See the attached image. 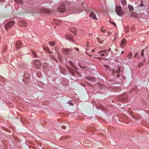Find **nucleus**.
<instances>
[{"instance_id": "obj_28", "label": "nucleus", "mask_w": 149, "mask_h": 149, "mask_svg": "<svg viewBox=\"0 0 149 149\" xmlns=\"http://www.w3.org/2000/svg\"><path fill=\"white\" fill-rule=\"evenodd\" d=\"M147 47H146L144 49H143V50H142L141 52V55L143 57H144V51L145 50V49H146Z\"/></svg>"}, {"instance_id": "obj_44", "label": "nucleus", "mask_w": 149, "mask_h": 149, "mask_svg": "<svg viewBox=\"0 0 149 149\" xmlns=\"http://www.w3.org/2000/svg\"><path fill=\"white\" fill-rule=\"evenodd\" d=\"M111 49L110 48H109L108 49V52H110L111 51Z\"/></svg>"}, {"instance_id": "obj_30", "label": "nucleus", "mask_w": 149, "mask_h": 149, "mask_svg": "<svg viewBox=\"0 0 149 149\" xmlns=\"http://www.w3.org/2000/svg\"><path fill=\"white\" fill-rule=\"evenodd\" d=\"M98 42L100 44H102L104 40H101L99 38H98Z\"/></svg>"}, {"instance_id": "obj_13", "label": "nucleus", "mask_w": 149, "mask_h": 149, "mask_svg": "<svg viewBox=\"0 0 149 149\" xmlns=\"http://www.w3.org/2000/svg\"><path fill=\"white\" fill-rule=\"evenodd\" d=\"M141 3L138 5V7L139 8L141 7V8L140 9V10H143L145 9L146 6L143 3L142 1H141L140 2Z\"/></svg>"}, {"instance_id": "obj_21", "label": "nucleus", "mask_w": 149, "mask_h": 149, "mask_svg": "<svg viewBox=\"0 0 149 149\" xmlns=\"http://www.w3.org/2000/svg\"><path fill=\"white\" fill-rule=\"evenodd\" d=\"M33 63L35 65H38V64H40V61L38 60H35L34 61Z\"/></svg>"}, {"instance_id": "obj_33", "label": "nucleus", "mask_w": 149, "mask_h": 149, "mask_svg": "<svg viewBox=\"0 0 149 149\" xmlns=\"http://www.w3.org/2000/svg\"><path fill=\"white\" fill-rule=\"evenodd\" d=\"M143 63H139V64L138 67L140 68L143 66Z\"/></svg>"}, {"instance_id": "obj_24", "label": "nucleus", "mask_w": 149, "mask_h": 149, "mask_svg": "<svg viewBox=\"0 0 149 149\" xmlns=\"http://www.w3.org/2000/svg\"><path fill=\"white\" fill-rule=\"evenodd\" d=\"M124 29L125 30V31L126 32H128L129 31V27L128 26H126L124 28Z\"/></svg>"}, {"instance_id": "obj_26", "label": "nucleus", "mask_w": 149, "mask_h": 149, "mask_svg": "<svg viewBox=\"0 0 149 149\" xmlns=\"http://www.w3.org/2000/svg\"><path fill=\"white\" fill-rule=\"evenodd\" d=\"M32 56L33 57H34L35 58L37 57L38 56L36 54V52L34 51H32Z\"/></svg>"}, {"instance_id": "obj_16", "label": "nucleus", "mask_w": 149, "mask_h": 149, "mask_svg": "<svg viewBox=\"0 0 149 149\" xmlns=\"http://www.w3.org/2000/svg\"><path fill=\"white\" fill-rule=\"evenodd\" d=\"M44 50L47 52L52 54V52L50 50L49 48L47 47H43Z\"/></svg>"}, {"instance_id": "obj_4", "label": "nucleus", "mask_w": 149, "mask_h": 149, "mask_svg": "<svg viewBox=\"0 0 149 149\" xmlns=\"http://www.w3.org/2000/svg\"><path fill=\"white\" fill-rule=\"evenodd\" d=\"M116 11L117 14L119 16H121L123 15L122 8L120 6H116Z\"/></svg>"}, {"instance_id": "obj_19", "label": "nucleus", "mask_w": 149, "mask_h": 149, "mask_svg": "<svg viewBox=\"0 0 149 149\" xmlns=\"http://www.w3.org/2000/svg\"><path fill=\"white\" fill-rule=\"evenodd\" d=\"M70 31L72 32V33H74V34L76 36L75 34L77 32V29L76 28H74L73 29H70Z\"/></svg>"}, {"instance_id": "obj_25", "label": "nucleus", "mask_w": 149, "mask_h": 149, "mask_svg": "<svg viewBox=\"0 0 149 149\" xmlns=\"http://www.w3.org/2000/svg\"><path fill=\"white\" fill-rule=\"evenodd\" d=\"M128 8L131 11H133L134 10V8L133 6L131 5L128 6Z\"/></svg>"}, {"instance_id": "obj_31", "label": "nucleus", "mask_w": 149, "mask_h": 149, "mask_svg": "<svg viewBox=\"0 0 149 149\" xmlns=\"http://www.w3.org/2000/svg\"><path fill=\"white\" fill-rule=\"evenodd\" d=\"M140 18H143V17H144V16L145 15V14L144 13H141L140 14Z\"/></svg>"}, {"instance_id": "obj_5", "label": "nucleus", "mask_w": 149, "mask_h": 149, "mask_svg": "<svg viewBox=\"0 0 149 149\" xmlns=\"http://www.w3.org/2000/svg\"><path fill=\"white\" fill-rule=\"evenodd\" d=\"M127 43V40L125 38H123L120 44V47L122 48H124L126 45Z\"/></svg>"}, {"instance_id": "obj_51", "label": "nucleus", "mask_w": 149, "mask_h": 149, "mask_svg": "<svg viewBox=\"0 0 149 149\" xmlns=\"http://www.w3.org/2000/svg\"><path fill=\"white\" fill-rule=\"evenodd\" d=\"M61 73H62L63 74H65V73H64L62 72H61Z\"/></svg>"}, {"instance_id": "obj_56", "label": "nucleus", "mask_w": 149, "mask_h": 149, "mask_svg": "<svg viewBox=\"0 0 149 149\" xmlns=\"http://www.w3.org/2000/svg\"><path fill=\"white\" fill-rule=\"evenodd\" d=\"M64 127H65V126H64ZM63 126H62V127L63 128Z\"/></svg>"}, {"instance_id": "obj_41", "label": "nucleus", "mask_w": 149, "mask_h": 149, "mask_svg": "<svg viewBox=\"0 0 149 149\" xmlns=\"http://www.w3.org/2000/svg\"><path fill=\"white\" fill-rule=\"evenodd\" d=\"M15 1L17 3H20V0H15Z\"/></svg>"}, {"instance_id": "obj_54", "label": "nucleus", "mask_w": 149, "mask_h": 149, "mask_svg": "<svg viewBox=\"0 0 149 149\" xmlns=\"http://www.w3.org/2000/svg\"><path fill=\"white\" fill-rule=\"evenodd\" d=\"M114 22H111V23L113 24L114 25Z\"/></svg>"}, {"instance_id": "obj_47", "label": "nucleus", "mask_w": 149, "mask_h": 149, "mask_svg": "<svg viewBox=\"0 0 149 149\" xmlns=\"http://www.w3.org/2000/svg\"><path fill=\"white\" fill-rule=\"evenodd\" d=\"M3 1H4V0H0V2H2Z\"/></svg>"}, {"instance_id": "obj_52", "label": "nucleus", "mask_w": 149, "mask_h": 149, "mask_svg": "<svg viewBox=\"0 0 149 149\" xmlns=\"http://www.w3.org/2000/svg\"><path fill=\"white\" fill-rule=\"evenodd\" d=\"M124 52L123 51H122V52L121 53V54H123Z\"/></svg>"}, {"instance_id": "obj_43", "label": "nucleus", "mask_w": 149, "mask_h": 149, "mask_svg": "<svg viewBox=\"0 0 149 149\" xmlns=\"http://www.w3.org/2000/svg\"><path fill=\"white\" fill-rule=\"evenodd\" d=\"M32 0H30V2L29 1V3H30V4H31V3H32Z\"/></svg>"}, {"instance_id": "obj_20", "label": "nucleus", "mask_w": 149, "mask_h": 149, "mask_svg": "<svg viewBox=\"0 0 149 149\" xmlns=\"http://www.w3.org/2000/svg\"><path fill=\"white\" fill-rule=\"evenodd\" d=\"M86 79H87L91 80L92 81H94L95 80V79L92 77H86Z\"/></svg>"}, {"instance_id": "obj_48", "label": "nucleus", "mask_w": 149, "mask_h": 149, "mask_svg": "<svg viewBox=\"0 0 149 149\" xmlns=\"http://www.w3.org/2000/svg\"><path fill=\"white\" fill-rule=\"evenodd\" d=\"M114 25L115 27H116V25L115 23H114Z\"/></svg>"}, {"instance_id": "obj_29", "label": "nucleus", "mask_w": 149, "mask_h": 149, "mask_svg": "<svg viewBox=\"0 0 149 149\" xmlns=\"http://www.w3.org/2000/svg\"><path fill=\"white\" fill-rule=\"evenodd\" d=\"M104 88V86L103 85L100 84L99 88L100 89H103Z\"/></svg>"}, {"instance_id": "obj_11", "label": "nucleus", "mask_w": 149, "mask_h": 149, "mask_svg": "<svg viewBox=\"0 0 149 149\" xmlns=\"http://www.w3.org/2000/svg\"><path fill=\"white\" fill-rule=\"evenodd\" d=\"M130 17L132 18H136L138 19L140 18V16L138 13L135 12H132L131 14L130 15Z\"/></svg>"}, {"instance_id": "obj_12", "label": "nucleus", "mask_w": 149, "mask_h": 149, "mask_svg": "<svg viewBox=\"0 0 149 149\" xmlns=\"http://www.w3.org/2000/svg\"><path fill=\"white\" fill-rule=\"evenodd\" d=\"M22 46V44L21 41H17L15 42V47L17 49H19Z\"/></svg>"}, {"instance_id": "obj_1", "label": "nucleus", "mask_w": 149, "mask_h": 149, "mask_svg": "<svg viewBox=\"0 0 149 149\" xmlns=\"http://www.w3.org/2000/svg\"><path fill=\"white\" fill-rule=\"evenodd\" d=\"M27 2L28 1V3L29 4V6H31V8H33L35 10L32 11H28L29 14H32L31 15H33V14L34 12L36 13H45L48 14H50V10L47 9L44 7H42L39 5H38L37 3H35L34 2V0H32V3L30 4L29 1L30 2V0H27Z\"/></svg>"}, {"instance_id": "obj_36", "label": "nucleus", "mask_w": 149, "mask_h": 149, "mask_svg": "<svg viewBox=\"0 0 149 149\" xmlns=\"http://www.w3.org/2000/svg\"><path fill=\"white\" fill-rule=\"evenodd\" d=\"M101 31L102 32L105 33L106 31V30L104 29L103 28H102L101 29Z\"/></svg>"}, {"instance_id": "obj_22", "label": "nucleus", "mask_w": 149, "mask_h": 149, "mask_svg": "<svg viewBox=\"0 0 149 149\" xmlns=\"http://www.w3.org/2000/svg\"><path fill=\"white\" fill-rule=\"evenodd\" d=\"M49 44L51 46H53L55 45L56 42L54 41L49 42Z\"/></svg>"}, {"instance_id": "obj_27", "label": "nucleus", "mask_w": 149, "mask_h": 149, "mask_svg": "<svg viewBox=\"0 0 149 149\" xmlns=\"http://www.w3.org/2000/svg\"><path fill=\"white\" fill-rule=\"evenodd\" d=\"M132 56V54L131 53H130L127 55V57L130 59H131Z\"/></svg>"}, {"instance_id": "obj_18", "label": "nucleus", "mask_w": 149, "mask_h": 149, "mask_svg": "<svg viewBox=\"0 0 149 149\" xmlns=\"http://www.w3.org/2000/svg\"><path fill=\"white\" fill-rule=\"evenodd\" d=\"M69 63L70 64V65L73 68H74V69H75L76 70H77V68H76V66H75V65H74V64L73 63L70 61H69Z\"/></svg>"}, {"instance_id": "obj_10", "label": "nucleus", "mask_w": 149, "mask_h": 149, "mask_svg": "<svg viewBox=\"0 0 149 149\" xmlns=\"http://www.w3.org/2000/svg\"><path fill=\"white\" fill-rule=\"evenodd\" d=\"M73 36L72 35H66L65 38L66 39L72 42H74V40L73 39Z\"/></svg>"}, {"instance_id": "obj_37", "label": "nucleus", "mask_w": 149, "mask_h": 149, "mask_svg": "<svg viewBox=\"0 0 149 149\" xmlns=\"http://www.w3.org/2000/svg\"><path fill=\"white\" fill-rule=\"evenodd\" d=\"M138 55V53L137 52H136L134 54V57H136Z\"/></svg>"}, {"instance_id": "obj_32", "label": "nucleus", "mask_w": 149, "mask_h": 149, "mask_svg": "<svg viewBox=\"0 0 149 149\" xmlns=\"http://www.w3.org/2000/svg\"><path fill=\"white\" fill-rule=\"evenodd\" d=\"M40 64H38V65H35V66L36 67V68L37 69H40Z\"/></svg>"}, {"instance_id": "obj_3", "label": "nucleus", "mask_w": 149, "mask_h": 149, "mask_svg": "<svg viewBox=\"0 0 149 149\" xmlns=\"http://www.w3.org/2000/svg\"><path fill=\"white\" fill-rule=\"evenodd\" d=\"M123 70L121 69V68L119 65H118L113 70V72L114 73H116L117 74L116 77L117 78L119 77L120 76L119 73L120 72H122Z\"/></svg>"}, {"instance_id": "obj_35", "label": "nucleus", "mask_w": 149, "mask_h": 149, "mask_svg": "<svg viewBox=\"0 0 149 149\" xmlns=\"http://www.w3.org/2000/svg\"><path fill=\"white\" fill-rule=\"evenodd\" d=\"M71 101H72L71 100H70L68 102V104H69L71 106H73V103H72L71 102Z\"/></svg>"}, {"instance_id": "obj_7", "label": "nucleus", "mask_w": 149, "mask_h": 149, "mask_svg": "<svg viewBox=\"0 0 149 149\" xmlns=\"http://www.w3.org/2000/svg\"><path fill=\"white\" fill-rule=\"evenodd\" d=\"M65 5L64 4H62L58 7V10L61 13H63L65 10Z\"/></svg>"}, {"instance_id": "obj_53", "label": "nucleus", "mask_w": 149, "mask_h": 149, "mask_svg": "<svg viewBox=\"0 0 149 149\" xmlns=\"http://www.w3.org/2000/svg\"><path fill=\"white\" fill-rule=\"evenodd\" d=\"M43 68H45V67H46V66H45V65H43Z\"/></svg>"}, {"instance_id": "obj_17", "label": "nucleus", "mask_w": 149, "mask_h": 149, "mask_svg": "<svg viewBox=\"0 0 149 149\" xmlns=\"http://www.w3.org/2000/svg\"><path fill=\"white\" fill-rule=\"evenodd\" d=\"M108 89L109 91L114 92H115L116 90V88L111 86L108 87Z\"/></svg>"}, {"instance_id": "obj_57", "label": "nucleus", "mask_w": 149, "mask_h": 149, "mask_svg": "<svg viewBox=\"0 0 149 149\" xmlns=\"http://www.w3.org/2000/svg\"><path fill=\"white\" fill-rule=\"evenodd\" d=\"M86 50H88V49H87V48H86Z\"/></svg>"}, {"instance_id": "obj_39", "label": "nucleus", "mask_w": 149, "mask_h": 149, "mask_svg": "<svg viewBox=\"0 0 149 149\" xmlns=\"http://www.w3.org/2000/svg\"><path fill=\"white\" fill-rule=\"evenodd\" d=\"M74 49L76 50L77 51H79V49L78 48L74 47Z\"/></svg>"}, {"instance_id": "obj_15", "label": "nucleus", "mask_w": 149, "mask_h": 149, "mask_svg": "<svg viewBox=\"0 0 149 149\" xmlns=\"http://www.w3.org/2000/svg\"><path fill=\"white\" fill-rule=\"evenodd\" d=\"M62 51L63 53L65 55H68L69 54V52L68 49L62 48Z\"/></svg>"}, {"instance_id": "obj_14", "label": "nucleus", "mask_w": 149, "mask_h": 149, "mask_svg": "<svg viewBox=\"0 0 149 149\" xmlns=\"http://www.w3.org/2000/svg\"><path fill=\"white\" fill-rule=\"evenodd\" d=\"M90 17H91L93 19H94L95 20H97V18L96 17V14L93 12H92L91 13L90 15Z\"/></svg>"}, {"instance_id": "obj_2", "label": "nucleus", "mask_w": 149, "mask_h": 149, "mask_svg": "<svg viewBox=\"0 0 149 149\" xmlns=\"http://www.w3.org/2000/svg\"><path fill=\"white\" fill-rule=\"evenodd\" d=\"M15 24L14 21H10L5 24L4 27L6 31L9 30Z\"/></svg>"}, {"instance_id": "obj_38", "label": "nucleus", "mask_w": 149, "mask_h": 149, "mask_svg": "<svg viewBox=\"0 0 149 149\" xmlns=\"http://www.w3.org/2000/svg\"><path fill=\"white\" fill-rule=\"evenodd\" d=\"M68 49L69 52H72L73 50V49L72 48H68Z\"/></svg>"}, {"instance_id": "obj_8", "label": "nucleus", "mask_w": 149, "mask_h": 149, "mask_svg": "<svg viewBox=\"0 0 149 149\" xmlns=\"http://www.w3.org/2000/svg\"><path fill=\"white\" fill-rule=\"evenodd\" d=\"M68 71L73 76H75V73L78 74V73L77 72H76L75 70H74L72 68H69L68 69Z\"/></svg>"}, {"instance_id": "obj_40", "label": "nucleus", "mask_w": 149, "mask_h": 149, "mask_svg": "<svg viewBox=\"0 0 149 149\" xmlns=\"http://www.w3.org/2000/svg\"><path fill=\"white\" fill-rule=\"evenodd\" d=\"M28 75V76H27V77H28V78H27V80L28 81H29V80H30V79H29V77H30V75Z\"/></svg>"}, {"instance_id": "obj_55", "label": "nucleus", "mask_w": 149, "mask_h": 149, "mask_svg": "<svg viewBox=\"0 0 149 149\" xmlns=\"http://www.w3.org/2000/svg\"><path fill=\"white\" fill-rule=\"evenodd\" d=\"M111 33H110V32H109V33H108V34H111Z\"/></svg>"}, {"instance_id": "obj_46", "label": "nucleus", "mask_w": 149, "mask_h": 149, "mask_svg": "<svg viewBox=\"0 0 149 149\" xmlns=\"http://www.w3.org/2000/svg\"><path fill=\"white\" fill-rule=\"evenodd\" d=\"M101 108H103V109H104V106H102V105H101Z\"/></svg>"}, {"instance_id": "obj_34", "label": "nucleus", "mask_w": 149, "mask_h": 149, "mask_svg": "<svg viewBox=\"0 0 149 149\" xmlns=\"http://www.w3.org/2000/svg\"><path fill=\"white\" fill-rule=\"evenodd\" d=\"M102 52H99V54H100V56H104L105 55V54L104 53H101Z\"/></svg>"}, {"instance_id": "obj_50", "label": "nucleus", "mask_w": 149, "mask_h": 149, "mask_svg": "<svg viewBox=\"0 0 149 149\" xmlns=\"http://www.w3.org/2000/svg\"><path fill=\"white\" fill-rule=\"evenodd\" d=\"M91 51L92 52H95V50H91Z\"/></svg>"}, {"instance_id": "obj_45", "label": "nucleus", "mask_w": 149, "mask_h": 149, "mask_svg": "<svg viewBox=\"0 0 149 149\" xmlns=\"http://www.w3.org/2000/svg\"><path fill=\"white\" fill-rule=\"evenodd\" d=\"M79 66H80V67L81 68H84L83 67H81V66L79 64Z\"/></svg>"}, {"instance_id": "obj_49", "label": "nucleus", "mask_w": 149, "mask_h": 149, "mask_svg": "<svg viewBox=\"0 0 149 149\" xmlns=\"http://www.w3.org/2000/svg\"><path fill=\"white\" fill-rule=\"evenodd\" d=\"M102 52H104L106 53V51H105V50H104V51H102Z\"/></svg>"}, {"instance_id": "obj_23", "label": "nucleus", "mask_w": 149, "mask_h": 149, "mask_svg": "<svg viewBox=\"0 0 149 149\" xmlns=\"http://www.w3.org/2000/svg\"><path fill=\"white\" fill-rule=\"evenodd\" d=\"M120 1L123 5L125 6L126 5L127 2L126 0H120Z\"/></svg>"}, {"instance_id": "obj_6", "label": "nucleus", "mask_w": 149, "mask_h": 149, "mask_svg": "<svg viewBox=\"0 0 149 149\" xmlns=\"http://www.w3.org/2000/svg\"><path fill=\"white\" fill-rule=\"evenodd\" d=\"M127 97L125 95H120L119 97V100L121 102H126L127 101Z\"/></svg>"}, {"instance_id": "obj_9", "label": "nucleus", "mask_w": 149, "mask_h": 149, "mask_svg": "<svg viewBox=\"0 0 149 149\" xmlns=\"http://www.w3.org/2000/svg\"><path fill=\"white\" fill-rule=\"evenodd\" d=\"M18 24L21 27H25L26 26L27 24L24 20H22L19 22Z\"/></svg>"}, {"instance_id": "obj_42", "label": "nucleus", "mask_w": 149, "mask_h": 149, "mask_svg": "<svg viewBox=\"0 0 149 149\" xmlns=\"http://www.w3.org/2000/svg\"><path fill=\"white\" fill-rule=\"evenodd\" d=\"M87 45H86V46L87 47H88L89 46V44L88 42H87Z\"/></svg>"}]
</instances>
